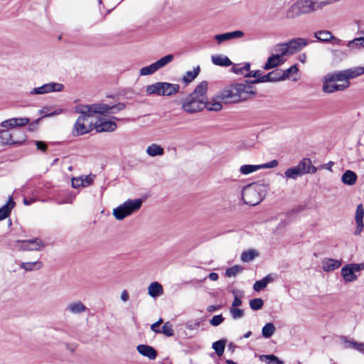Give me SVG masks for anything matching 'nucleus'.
<instances>
[{
    "label": "nucleus",
    "mask_w": 364,
    "mask_h": 364,
    "mask_svg": "<svg viewBox=\"0 0 364 364\" xmlns=\"http://www.w3.org/2000/svg\"><path fill=\"white\" fill-rule=\"evenodd\" d=\"M275 330V326L272 323H267L262 329V336L265 338H269L274 333Z\"/></svg>",
    "instance_id": "nucleus-38"
},
{
    "label": "nucleus",
    "mask_w": 364,
    "mask_h": 364,
    "mask_svg": "<svg viewBox=\"0 0 364 364\" xmlns=\"http://www.w3.org/2000/svg\"><path fill=\"white\" fill-rule=\"evenodd\" d=\"M136 350L139 354L149 360H154L157 356L156 350L151 346L140 344L137 346Z\"/></svg>",
    "instance_id": "nucleus-19"
},
{
    "label": "nucleus",
    "mask_w": 364,
    "mask_h": 364,
    "mask_svg": "<svg viewBox=\"0 0 364 364\" xmlns=\"http://www.w3.org/2000/svg\"><path fill=\"white\" fill-rule=\"evenodd\" d=\"M244 33L242 31H234L232 32L224 33L221 34H217L215 36V39L218 44L232 39L240 38L244 36Z\"/></svg>",
    "instance_id": "nucleus-16"
},
{
    "label": "nucleus",
    "mask_w": 364,
    "mask_h": 364,
    "mask_svg": "<svg viewBox=\"0 0 364 364\" xmlns=\"http://www.w3.org/2000/svg\"><path fill=\"white\" fill-rule=\"evenodd\" d=\"M341 275L347 282H352L357 279L358 277L353 272V269L348 264L341 269Z\"/></svg>",
    "instance_id": "nucleus-33"
},
{
    "label": "nucleus",
    "mask_w": 364,
    "mask_h": 364,
    "mask_svg": "<svg viewBox=\"0 0 364 364\" xmlns=\"http://www.w3.org/2000/svg\"><path fill=\"white\" fill-rule=\"evenodd\" d=\"M363 74H364V66L329 73L323 77L322 91L328 94L343 91L350 86V79L355 78Z\"/></svg>",
    "instance_id": "nucleus-1"
},
{
    "label": "nucleus",
    "mask_w": 364,
    "mask_h": 364,
    "mask_svg": "<svg viewBox=\"0 0 364 364\" xmlns=\"http://www.w3.org/2000/svg\"><path fill=\"white\" fill-rule=\"evenodd\" d=\"M340 0H296L286 11V18L294 19L301 15L311 14Z\"/></svg>",
    "instance_id": "nucleus-3"
},
{
    "label": "nucleus",
    "mask_w": 364,
    "mask_h": 364,
    "mask_svg": "<svg viewBox=\"0 0 364 364\" xmlns=\"http://www.w3.org/2000/svg\"><path fill=\"white\" fill-rule=\"evenodd\" d=\"M224 320L225 318L223 316V315L219 314L213 316L209 322L213 326H218L220 324H221L224 321Z\"/></svg>",
    "instance_id": "nucleus-53"
},
{
    "label": "nucleus",
    "mask_w": 364,
    "mask_h": 364,
    "mask_svg": "<svg viewBox=\"0 0 364 364\" xmlns=\"http://www.w3.org/2000/svg\"><path fill=\"white\" fill-rule=\"evenodd\" d=\"M322 269L325 272H331L341 266V262L338 259L324 258L322 262Z\"/></svg>",
    "instance_id": "nucleus-21"
},
{
    "label": "nucleus",
    "mask_w": 364,
    "mask_h": 364,
    "mask_svg": "<svg viewBox=\"0 0 364 364\" xmlns=\"http://www.w3.org/2000/svg\"><path fill=\"white\" fill-rule=\"evenodd\" d=\"M129 294L127 292V290H123L122 294H121V299L124 301V302H126L129 300Z\"/></svg>",
    "instance_id": "nucleus-64"
},
{
    "label": "nucleus",
    "mask_w": 364,
    "mask_h": 364,
    "mask_svg": "<svg viewBox=\"0 0 364 364\" xmlns=\"http://www.w3.org/2000/svg\"><path fill=\"white\" fill-rule=\"evenodd\" d=\"M264 191V184H250L243 188L242 198L245 204L256 205L262 200Z\"/></svg>",
    "instance_id": "nucleus-4"
},
{
    "label": "nucleus",
    "mask_w": 364,
    "mask_h": 364,
    "mask_svg": "<svg viewBox=\"0 0 364 364\" xmlns=\"http://www.w3.org/2000/svg\"><path fill=\"white\" fill-rule=\"evenodd\" d=\"M237 82L225 87L218 92V97L223 103L236 104L247 101L256 95L255 87L250 82Z\"/></svg>",
    "instance_id": "nucleus-2"
},
{
    "label": "nucleus",
    "mask_w": 364,
    "mask_h": 364,
    "mask_svg": "<svg viewBox=\"0 0 364 364\" xmlns=\"http://www.w3.org/2000/svg\"><path fill=\"white\" fill-rule=\"evenodd\" d=\"M124 108L125 105L122 102H119L112 106H109L104 103H99L90 105V107H82L80 112L85 114L95 112V114H100V115H107L116 114Z\"/></svg>",
    "instance_id": "nucleus-6"
},
{
    "label": "nucleus",
    "mask_w": 364,
    "mask_h": 364,
    "mask_svg": "<svg viewBox=\"0 0 364 364\" xmlns=\"http://www.w3.org/2000/svg\"><path fill=\"white\" fill-rule=\"evenodd\" d=\"M141 204L142 200L141 199L128 200L113 210V215L117 220H122L138 210Z\"/></svg>",
    "instance_id": "nucleus-8"
},
{
    "label": "nucleus",
    "mask_w": 364,
    "mask_h": 364,
    "mask_svg": "<svg viewBox=\"0 0 364 364\" xmlns=\"http://www.w3.org/2000/svg\"><path fill=\"white\" fill-rule=\"evenodd\" d=\"M278 161L277 160H272L269 162L259 164V168L260 169H264V168H272L274 167H277L278 166Z\"/></svg>",
    "instance_id": "nucleus-56"
},
{
    "label": "nucleus",
    "mask_w": 364,
    "mask_h": 364,
    "mask_svg": "<svg viewBox=\"0 0 364 364\" xmlns=\"http://www.w3.org/2000/svg\"><path fill=\"white\" fill-rule=\"evenodd\" d=\"M147 289L149 295L152 298H157L164 294L162 285L157 282H151Z\"/></svg>",
    "instance_id": "nucleus-24"
},
{
    "label": "nucleus",
    "mask_w": 364,
    "mask_h": 364,
    "mask_svg": "<svg viewBox=\"0 0 364 364\" xmlns=\"http://www.w3.org/2000/svg\"><path fill=\"white\" fill-rule=\"evenodd\" d=\"M223 102L218 97V92L211 98L210 101L206 100L205 108L210 111H220L223 109L222 103Z\"/></svg>",
    "instance_id": "nucleus-22"
},
{
    "label": "nucleus",
    "mask_w": 364,
    "mask_h": 364,
    "mask_svg": "<svg viewBox=\"0 0 364 364\" xmlns=\"http://www.w3.org/2000/svg\"><path fill=\"white\" fill-rule=\"evenodd\" d=\"M274 49L277 53L276 55H281V58L284 55H290L287 42L276 45Z\"/></svg>",
    "instance_id": "nucleus-37"
},
{
    "label": "nucleus",
    "mask_w": 364,
    "mask_h": 364,
    "mask_svg": "<svg viewBox=\"0 0 364 364\" xmlns=\"http://www.w3.org/2000/svg\"><path fill=\"white\" fill-rule=\"evenodd\" d=\"M64 89V85L58 82H49L41 87L33 88L30 95H43L52 92H60Z\"/></svg>",
    "instance_id": "nucleus-12"
},
{
    "label": "nucleus",
    "mask_w": 364,
    "mask_h": 364,
    "mask_svg": "<svg viewBox=\"0 0 364 364\" xmlns=\"http://www.w3.org/2000/svg\"><path fill=\"white\" fill-rule=\"evenodd\" d=\"M87 309V307L80 301L72 302L67 306V310L73 314L85 312Z\"/></svg>",
    "instance_id": "nucleus-27"
},
{
    "label": "nucleus",
    "mask_w": 364,
    "mask_h": 364,
    "mask_svg": "<svg viewBox=\"0 0 364 364\" xmlns=\"http://www.w3.org/2000/svg\"><path fill=\"white\" fill-rule=\"evenodd\" d=\"M173 60V55L171 54L167 55L159 60H158L156 62L154 63L157 70L168 63H170Z\"/></svg>",
    "instance_id": "nucleus-40"
},
{
    "label": "nucleus",
    "mask_w": 364,
    "mask_h": 364,
    "mask_svg": "<svg viewBox=\"0 0 364 364\" xmlns=\"http://www.w3.org/2000/svg\"><path fill=\"white\" fill-rule=\"evenodd\" d=\"M0 144L1 145L9 144H21V141H16L13 140L12 134L5 129L0 130Z\"/></svg>",
    "instance_id": "nucleus-25"
},
{
    "label": "nucleus",
    "mask_w": 364,
    "mask_h": 364,
    "mask_svg": "<svg viewBox=\"0 0 364 364\" xmlns=\"http://www.w3.org/2000/svg\"><path fill=\"white\" fill-rule=\"evenodd\" d=\"M363 217H364V208L362 204H359L356 208L355 220L357 224V227L354 232V235H359L363 230L364 223H363Z\"/></svg>",
    "instance_id": "nucleus-17"
},
{
    "label": "nucleus",
    "mask_w": 364,
    "mask_h": 364,
    "mask_svg": "<svg viewBox=\"0 0 364 364\" xmlns=\"http://www.w3.org/2000/svg\"><path fill=\"white\" fill-rule=\"evenodd\" d=\"M348 47L350 48H364V37L362 36L354 38L348 43Z\"/></svg>",
    "instance_id": "nucleus-46"
},
{
    "label": "nucleus",
    "mask_w": 364,
    "mask_h": 364,
    "mask_svg": "<svg viewBox=\"0 0 364 364\" xmlns=\"http://www.w3.org/2000/svg\"><path fill=\"white\" fill-rule=\"evenodd\" d=\"M199 72V66H197L193 70L187 71L183 77V81L186 83L191 82L198 75Z\"/></svg>",
    "instance_id": "nucleus-39"
},
{
    "label": "nucleus",
    "mask_w": 364,
    "mask_h": 364,
    "mask_svg": "<svg viewBox=\"0 0 364 364\" xmlns=\"http://www.w3.org/2000/svg\"><path fill=\"white\" fill-rule=\"evenodd\" d=\"M282 70L277 69L271 71L270 73L266 75H262L258 79L250 80V82L252 85L254 83L280 81L282 80Z\"/></svg>",
    "instance_id": "nucleus-13"
},
{
    "label": "nucleus",
    "mask_w": 364,
    "mask_h": 364,
    "mask_svg": "<svg viewBox=\"0 0 364 364\" xmlns=\"http://www.w3.org/2000/svg\"><path fill=\"white\" fill-rule=\"evenodd\" d=\"M16 242L17 250L21 251H40L46 247V244L38 237L17 240Z\"/></svg>",
    "instance_id": "nucleus-9"
},
{
    "label": "nucleus",
    "mask_w": 364,
    "mask_h": 364,
    "mask_svg": "<svg viewBox=\"0 0 364 364\" xmlns=\"http://www.w3.org/2000/svg\"><path fill=\"white\" fill-rule=\"evenodd\" d=\"M30 122L28 117L11 118L1 122L0 126L4 129H14L16 127H25Z\"/></svg>",
    "instance_id": "nucleus-14"
},
{
    "label": "nucleus",
    "mask_w": 364,
    "mask_h": 364,
    "mask_svg": "<svg viewBox=\"0 0 364 364\" xmlns=\"http://www.w3.org/2000/svg\"><path fill=\"white\" fill-rule=\"evenodd\" d=\"M64 112V109H55L53 112H50V113H46L44 112V109L42 110V113H45L44 114V117H53V116H55V115H58V114H62L63 112Z\"/></svg>",
    "instance_id": "nucleus-60"
},
{
    "label": "nucleus",
    "mask_w": 364,
    "mask_h": 364,
    "mask_svg": "<svg viewBox=\"0 0 364 364\" xmlns=\"http://www.w3.org/2000/svg\"><path fill=\"white\" fill-rule=\"evenodd\" d=\"M162 96H171L179 91L180 87L177 84L162 82Z\"/></svg>",
    "instance_id": "nucleus-26"
},
{
    "label": "nucleus",
    "mask_w": 364,
    "mask_h": 364,
    "mask_svg": "<svg viewBox=\"0 0 364 364\" xmlns=\"http://www.w3.org/2000/svg\"><path fill=\"white\" fill-rule=\"evenodd\" d=\"M284 61L283 58H281V55L274 54L268 58L266 63L263 66L264 70H270L279 65H282Z\"/></svg>",
    "instance_id": "nucleus-23"
},
{
    "label": "nucleus",
    "mask_w": 364,
    "mask_h": 364,
    "mask_svg": "<svg viewBox=\"0 0 364 364\" xmlns=\"http://www.w3.org/2000/svg\"><path fill=\"white\" fill-rule=\"evenodd\" d=\"M107 115H101L95 122L94 127L97 132H114L117 125L114 120H118L115 117H112L110 119L106 118Z\"/></svg>",
    "instance_id": "nucleus-11"
},
{
    "label": "nucleus",
    "mask_w": 364,
    "mask_h": 364,
    "mask_svg": "<svg viewBox=\"0 0 364 364\" xmlns=\"http://www.w3.org/2000/svg\"><path fill=\"white\" fill-rule=\"evenodd\" d=\"M84 107H90V105H80L75 108L76 112L80 113L81 115L77 118L72 130V134L75 136L89 133L93 128L91 124L88 125L86 124V122L87 121L88 117H92L95 113L92 112L90 114H85L80 112L81 108Z\"/></svg>",
    "instance_id": "nucleus-7"
},
{
    "label": "nucleus",
    "mask_w": 364,
    "mask_h": 364,
    "mask_svg": "<svg viewBox=\"0 0 364 364\" xmlns=\"http://www.w3.org/2000/svg\"><path fill=\"white\" fill-rule=\"evenodd\" d=\"M146 152L149 156L154 157L164 155V149L159 144H151L147 146Z\"/></svg>",
    "instance_id": "nucleus-32"
},
{
    "label": "nucleus",
    "mask_w": 364,
    "mask_h": 364,
    "mask_svg": "<svg viewBox=\"0 0 364 364\" xmlns=\"http://www.w3.org/2000/svg\"><path fill=\"white\" fill-rule=\"evenodd\" d=\"M357 176L355 173L350 170H348L342 175L341 181L344 184L352 186L355 183Z\"/></svg>",
    "instance_id": "nucleus-34"
},
{
    "label": "nucleus",
    "mask_w": 364,
    "mask_h": 364,
    "mask_svg": "<svg viewBox=\"0 0 364 364\" xmlns=\"http://www.w3.org/2000/svg\"><path fill=\"white\" fill-rule=\"evenodd\" d=\"M160 333H163L168 337L173 336L174 331L172 324L168 321L165 322L160 330Z\"/></svg>",
    "instance_id": "nucleus-47"
},
{
    "label": "nucleus",
    "mask_w": 364,
    "mask_h": 364,
    "mask_svg": "<svg viewBox=\"0 0 364 364\" xmlns=\"http://www.w3.org/2000/svg\"><path fill=\"white\" fill-rule=\"evenodd\" d=\"M267 287L265 282L262 279L260 280L256 281L254 284L253 289L256 291H259Z\"/></svg>",
    "instance_id": "nucleus-57"
},
{
    "label": "nucleus",
    "mask_w": 364,
    "mask_h": 364,
    "mask_svg": "<svg viewBox=\"0 0 364 364\" xmlns=\"http://www.w3.org/2000/svg\"><path fill=\"white\" fill-rule=\"evenodd\" d=\"M162 82H158L148 85L146 88V92L148 95H156L162 96Z\"/></svg>",
    "instance_id": "nucleus-36"
},
{
    "label": "nucleus",
    "mask_w": 364,
    "mask_h": 364,
    "mask_svg": "<svg viewBox=\"0 0 364 364\" xmlns=\"http://www.w3.org/2000/svg\"><path fill=\"white\" fill-rule=\"evenodd\" d=\"M211 60L214 65L219 66L228 67L232 64L230 58L223 55H212Z\"/></svg>",
    "instance_id": "nucleus-28"
},
{
    "label": "nucleus",
    "mask_w": 364,
    "mask_h": 364,
    "mask_svg": "<svg viewBox=\"0 0 364 364\" xmlns=\"http://www.w3.org/2000/svg\"><path fill=\"white\" fill-rule=\"evenodd\" d=\"M290 55L300 51L309 44V41L304 38H296L287 42Z\"/></svg>",
    "instance_id": "nucleus-15"
},
{
    "label": "nucleus",
    "mask_w": 364,
    "mask_h": 364,
    "mask_svg": "<svg viewBox=\"0 0 364 364\" xmlns=\"http://www.w3.org/2000/svg\"><path fill=\"white\" fill-rule=\"evenodd\" d=\"M43 264L40 260L36 262H21L20 264L21 268L27 272L39 270L43 267Z\"/></svg>",
    "instance_id": "nucleus-29"
},
{
    "label": "nucleus",
    "mask_w": 364,
    "mask_h": 364,
    "mask_svg": "<svg viewBox=\"0 0 364 364\" xmlns=\"http://www.w3.org/2000/svg\"><path fill=\"white\" fill-rule=\"evenodd\" d=\"M258 255V253L254 250H250L243 252L241 255V260L245 262H248L255 259Z\"/></svg>",
    "instance_id": "nucleus-45"
},
{
    "label": "nucleus",
    "mask_w": 364,
    "mask_h": 364,
    "mask_svg": "<svg viewBox=\"0 0 364 364\" xmlns=\"http://www.w3.org/2000/svg\"><path fill=\"white\" fill-rule=\"evenodd\" d=\"M71 184L73 188H79L80 187H82L83 182L81 176L73 178L71 181Z\"/></svg>",
    "instance_id": "nucleus-58"
},
{
    "label": "nucleus",
    "mask_w": 364,
    "mask_h": 364,
    "mask_svg": "<svg viewBox=\"0 0 364 364\" xmlns=\"http://www.w3.org/2000/svg\"><path fill=\"white\" fill-rule=\"evenodd\" d=\"M350 269H353V272L355 273L356 272H360L364 269V264H348Z\"/></svg>",
    "instance_id": "nucleus-61"
},
{
    "label": "nucleus",
    "mask_w": 364,
    "mask_h": 364,
    "mask_svg": "<svg viewBox=\"0 0 364 364\" xmlns=\"http://www.w3.org/2000/svg\"><path fill=\"white\" fill-rule=\"evenodd\" d=\"M316 170V168L312 165L311 159L304 158L296 166L287 168L284 174L288 179L296 180L304 174L315 173Z\"/></svg>",
    "instance_id": "nucleus-5"
},
{
    "label": "nucleus",
    "mask_w": 364,
    "mask_h": 364,
    "mask_svg": "<svg viewBox=\"0 0 364 364\" xmlns=\"http://www.w3.org/2000/svg\"><path fill=\"white\" fill-rule=\"evenodd\" d=\"M314 36L321 42H329L331 38H333V34L331 31L327 30H321L314 32Z\"/></svg>",
    "instance_id": "nucleus-35"
},
{
    "label": "nucleus",
    "mask_w": 364,
    "mask_h": 364,
    "mask_svg": "<svg viewBox=\"0 0 364 364\" xmlns=\"http://www.w3.org/2000/svg\"><path fill=\"white\" fill-rule=\"evenodd\" d=\"M296 65H294L285 70H282V80L289 78L291 73H296L298 72Z\"/></svg>",
    "instance_id": "nucleus-50"
},
{
    "label": "nucleus",
    "mask_w": 364,
    "mask_h": 364,
    "mask_svg": "<svg viewBox=\"0 0 364 364\" xmlns=\"http://www.w3.org/2000/svg\"><path fill=\"white\" fill-rule=\"evenodd\" d=\"M250 63L233 64L231 71L237 75L250 77Z\"/></svg>",
    "instance_id": "nucleus-20"
},
{
    "label": "nucleus",
    "mask_w": 364,
    "mask_h": 364,
    "mask_svg": "<svg viewBox=\"0 0 364 364\" xmlns=\"http://www.w3.org/2000/svg\"><path fill=\"white\" fill-rule=\"evenodd\" d=\"M208 83L207 81H202L196 86L191 95L198 100H201L205 103V101L207 100L206 94L208 91Z\"/></svg>",
    "instance_id": "nucleus-18"
},
{
    "label": "nucleus",
    "mask_w": 364,
    "mask_h": 364,
    "mask_svg": "<svg viewBox=\"0 0 364 364\" xmlns=\"http://www.w3.org/2000/svg\"><path fill=\"white\" fill-rule=\"evenodd\" d=\"M344 347L346 348H353L364 355V343H359L353 340L343 338Z\"/></svg>",
    "instance_id": "nucleus-31"
},
{
    "label": "nucleus",
    "mask_w": 364,
    "mask_h": 364,
    "mask_svg": "<svg viewBox=\"0 0 364 364\" xmlns=\"http://www.w3.org/2000/svg\"><path fill=\"white\" fill-rule=\"evenodd\" d=\"M36 145L37 146V149L39 150H41L43 151H46L47 149V145L46 143L41 141H36Z\"/></svg>",
    "instance_id": "nucleus-62"
},
{
    "label": "nucleus",
    "mask_w": 364,
    "mask_h": 364,
    "mask_svg": "<svg viewBox=\"0 0 364 364\" xmlns=\"http://www.w3.org/2000/svg\"><path fill=\"white\" fill-rule=\"evenodd\" d=\"M14 205L15 203L13 200L12 197L10 196L7 203L0 208V220L5 219L9 215L12 208L14 207Z\"/></svg>",
    "instance_id": "nucleus-30"
},
{
    "label": "nucleus",
    "mask_w": 364,
    "mask_h": 364,
    "mask_svg": "<svg viewBox=\"0 0 364 364\" xmlns=\"http://www.w3.org/2000/svg\"><path fill=\"white\" fill-rule=\"evenodd\" d=\"M263 300L260 298L253 299L250 301V306L254 311L261 309L263 306Z\"/></svg>",
    "instance_id": "nucleus-49"
},
{
    "label": "nucleus",
    "mask_w": 364,
    "mask_h": 364,
    "mask_svg": "<svg viewBox=\"0 0 364 364\" xmlns=\"http://www.w3.org/2000/svg\"><path fill=\"white\" fill-rule=\"evenodd\" d=\"M243 267L240 265H234L225 270V276L228 277H235L237 274L243 271Z\"/></svg>",
    "instance_id": "nucleus-44"
},
{
    "label": "nucleus",
    "mask_w": 364,
    "mask_h": 364,
    "mask_svg": "<svg viewBox=\"0 0 364 364\" xmlns=\"http://www.w3.org/2000/svg\"><path fill=\"white\" fill-rule=\"evenodd\" d=\"M262 73L261 70H257L255 71H251L250 70V77H255L256 79H258L259 77H262Z\"/></svg>",
    "instance_id": "nucleus-63"
},
{
    "label": "nucleus",
    "mask_w": 364,
    "mask_h": 364,
    "mask_svg": "<svg viewBox=\"0 0 364 364\" xmlns=\"http://www.w3.org/2000/svg\"><path fill=\"white\" fill-rule=\"evenodd\" d=\"M230 313L233 319L241 318L244 316V311L238 308H230Z\"/></svg>",
    "instance_id": "nucleus-51"
},
{
    "label": "nucleus",
    "mask_w": 364,
    "mask_h": 364,
    "mask_svg": "<svg viewBox=\"0 0 364 364\" xmlns=\"http://www.w3.org/2000/svg\"><path fill=\"white\" fill-rule=\"evenodd\" d=\"M200 326L199 320L189 321L186 323V328L189 330H196Z\"/></svg>",
    "instance_id": "nucleus-55"
},
{
    "label": "nucleus",
    "mask_w": 364,
    "mask_h": 364,
    "mask_svg": "<svg viewBox=\"0 0 364 364\" xmlns=\"http://www.w3.org/2000/svg\"><path fill=\"white\" fill-rule=\"evenodd\" d=\"M259 359L262 361H264L268 364L275 363V364H284V362L279 360L274 355H262L259 356Z\"/></svg>",
    "instance_id": "nucleus-43"
},
{
    "label": "nucleus",
    "mask_w": 364,
    "mask_h": 364,
    "mask_svg": "<svg viewBox=\"0 0 364 364\" xmlns=\"http://www.w3.org/2000/svg\"><path fill=\"white\" fill-rule=\"evenodd\" d=\"M206 104L201 100H198L191 94L183 100L182 104L183 109L190 114L202 111Z\"/></svg>",
    "instance_id": "nucleus-10"
},
{
    "label": "nucleus",
    "mask_w": 364,
    "mask_h": 364,
    "mask_svg": "<svg viewBox=\"0 0 364 364\" xmlns=\"http://www.w3.org/2000/svg\"><path fill=\"white\" fill-rule=\"evenodd\" d=\"M226 341L225 340H219L213 343V348L214 349L215 353L218 356H221L225 350Z\"/></svg>",
    "instance_id": "nucleus-42"
},
{
    "label": "nucleus",
    "mask_w": 364,
    "mask_h": 364,
    "mask_svg": "<svg viewBox=\"0 0 364 364\" xmlns=\"http://www.w3.org/2000/svg\"><path fill=\"white\" fill-rule=\"evenodd\" d=\"M157 71V69L154 65V63H152L148 66L144 67L140 69L139 73L140 75H149L154 73Z\"/></svg>",
    "instance_id": "nucleus-48"
},
{
    "label": "nucleus",
    "mask_w": 364,
    "mask_h": 364,
    "mask_svg": "<svg viewBox=\"0 0 364 364\" xmlns=\"http://www.w3.org/2000/svg\"><path fill=\"white\" fill-rule=\"evenodd\" d=\"M232 293L234 294V300L232 303V307L231 308H237V306H240L242 304V300L241 297L242 296V294L240 293V295L237 294V291L233 290Z\"/></svg>",
    "instance_id": "nucleus-54"
},
{
    "label": "nucleus",
    "mask_w": 364,
    "mask_h": 364,
    "mask_svg": "<svg viewBox=\"0 0 364 364\" xmlns=\"http://www.w3.org/2000/svg\"><path fill=\"white\" fill-rule=\"evenodd\" d=\"M163 323V319L159 318L156 322L154 323L151 326V329L156 333H160L159 326Z\"/></svg>",
    "instance_id": "nucleus-59"
},
{
    "label": "nucleus",
    "mask_w": 364,
    "mask_h": 364,
    "mask_svg": "<svg viewBox=\"0 0 364 364\" xmlns=\"http://www.w3.org/2000/svg\"><path fill=\"white\" fill-rule=\"evenodd\" d=\"M258 170H260L259 165L245 164L241 166L240 168V172L243 175H247Z\"/></svg>",
    "instance_id": "nucleus-41"
},
{
    "label": "nucleus",
    "mask_w": 364,
    "mask_h": 364,
    "mask_svg": "<svg viewBox=\"0 0 364 364\" xmlns=\"http://www.w3.org/2000/svg\"><path fill=\"white\" fill-rule=\"evenodd\" d=\"M81 178L83 182L82 187H87L93 183L95 178V175L89 174L86 176H81Z\"/></svg>",
    "instance_id": "nucleus-52"
}]
</instances>
